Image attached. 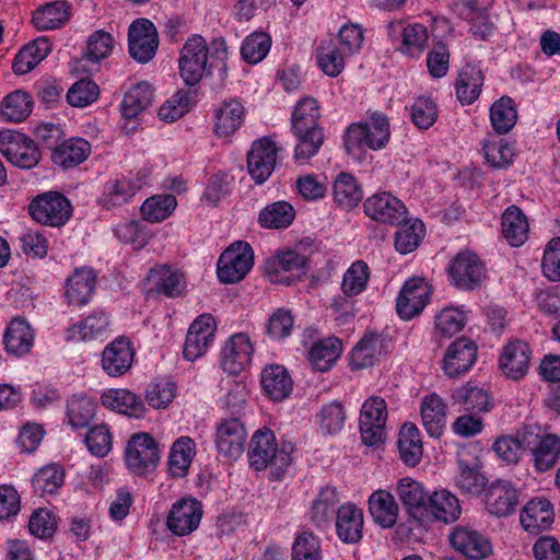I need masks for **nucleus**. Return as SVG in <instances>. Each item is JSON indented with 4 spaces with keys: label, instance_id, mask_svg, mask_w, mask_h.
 I'll use <instances>...</instances> for the list:
<instances>
[{
    "label": "nucleus",
    "instance_id": "obj_1",
    "mask_svg": "<svg viewBox=\"0 0 560 560\" xmlns=\"http://www.w3.org/2000/svg\"><path fill=\"white\" fill-rule=\"evenodd\" d=\"M229 48L223 37H215L207 43L201 35L194 34L187 38L178 59L179 74L190 86L200 82L203 75H213L223 80L228 75L226 61Z\"/></svg>",
    "mask_w": 560,
    "mask_h": 560
},
{
    "label": "nucleus",
    "instance_id": "obj_2",
    "mask_svg": "<svg viewBox=\"0 0 560 560\" xmlns=\"http://www.w3.org/2000/svg\"><path fill=\"white\" fill-rule=\"evenodd\" d=\"M318 102L311 97H302L295 105L291 121L292 130L298 138L294 150L296 162L304 164L316 155L324 143V133L318 126Z\"/></svg>",
    "mask_w": 560,
    "mask_h": 560
},
{
    "label": "nucleus",
    "instance_id": "obj_3",
    "mask_svg": "<svg viewBox=\"0 0 560 560\" xmlns=\"http://www.w3.org/2000/svg\"><path fill=\"white\" fill-rule=\"evenodd\" d=\"M293 450L294 445L291 442L284 441L278 444L275 433L268 428H262L257 430L250 439L247 452L248 463L256 471L270 467L271 474L279 479L292 462Z\"/></svg>",
    "mask_w": 560,
    "mask_h": 560
},
{
    "label": "nucleus",
    "instance_id": "obj_4",
    "mask_svg": "<svg viewBox=\"0 0 560 560\" xmlns=\"http://www.w3.org/2000/svg\"><path fill=\"white\" fill-rule=\"evenodd\" d=\"M390 138L388 117L381 112H373L360 122L349 125L345 132V148L353 153L359 149L373 151L384 149Z\"/></svg>",
    "mask_w": 560,
    "mask_h": 560
},
{
    "label": "nucleus",
    "instance_id": "obj_5",
    "mask_svg": "<svg viewBox=\"0 0 560 560\" xmlns=\"http://www.w3.org/2000/svg\"><path fill=\"white\" fill-rule=\"evenodd\" d=\"M128 469L139 476L153 471L160 462L159 444L149 433H136L129 439L125 450Z\"/></svg>",
    "mask_w": 560,
    "mask_h": 560
},
{
    "label": "nucleus",
    "instance_id": "obj_6",
    "mask_svg": "<svg viewBox=\"0 0 560 560\" xmlns=\"http://www.w3.org/2000/svg\"><path fill=\"white\" fill-rule=\"evenodd\" d=\"M387 417V405L382 397L372 396L363 402L359 417V429L365 445L378 446L384 443Z\"/></svg>",
    "mask_w": 560,
    "mask_h": 560
},
{
    "label": "nucleus",
    "instance_id": "obj_7",
    "mask_svg": "<svg viewBox=\"0 0 560 560\" xmlns=\"http://www.w3.org/2000/svg\"><path fill=\"white\" fill-rule=\"evenodd\" d=\"M254 265V252L246 242L232 243L220 256L217 275L223 283L241 281Z\"/></svg>",
    "mask_w": 560,
    "mask_h": 560
},
{
    "label": "nucleus",
    "instance_id": "obj_8",
    "mask_svg": "<svg viewBox=\"0 0 560 560\" xmlns=\"http://www.w3.org/2000/svg\"><path fill=\"white\" fill-rule=\"evenodd\" d=\"M150 184V172L141 168L132 176L110 178L104 184L100 205L106 209L121 207L131 201L142 187Z\"/></svg>",
    "mask_w": 560,
    "mask_h": 560
},
{
    "label": "nucleus",
    "instance_id": "obj_9",
    "mask_svg": "<svg viewBox=\"0 0 560 560\" xmlns=\"http://www.w3.org/2000/svg\"><path fill=\"white\" fill-rule=\"evenodd\" d=\"M493 0H453L454 13L469 24V34L477 40H488L494 32L489 18Z\"/></svg>",
    "mask_w": 560,
    "mask_h": 560
},
{
    "label": "nucleus",
    "instance_id": "obj_10",
    "mask_svg": "<svg viewBox=\"0 0 560 560\" xmlns=\"http://www.w3.org/2000/svg\"><path fill=\"white\" fill-rule=\"evenodd\" d=\"M0 152L14 166L30 170L40 160V152L36 143L24 133L3 130L0 131Z\"/></svg>",
    "mask_w": 560,
    "mask_h": 560
},
{
    "label": "nucleus",
    "instance_id": "obj_11",
    "mask_svg": "<svg viewBox=\"0 0 560 560\" xmlns=\"http://www.w3.org/2000/svg\"><path fill=\"white\" fill-rule=\"evenodd\" d=\"M28 210L36 222L49 226L66 224L72 214L70 201L56 191H48L34 198Z\"/></svg>",
    "mask_w": 560,
    "mask_h": 560
},
{
    "label": "nucleus",
    "instance_id": "obj_12",
    "mask_svg": "<svg viewBox=\"0 0 560 560\" xmlns=\"http://www.w3.org/2000/svg\"><path fill=\"white\" fill-rule=\"evenodd\" d=\"M448 278L460 290L470 291L486 278V269L479 257L470 250L459 252L448 264Z\"/></svg>",
    "mask_w": 560,
    "mask_h": 560
},
{
    "label": "nucleus",
    "instance_id": "obj_13",
    "mask_svg": "<svg viewBox=\"0 0 560 560\" xmlns=\"http://www.w3.org/2000/svg\"><path fill=\"white\" fill-rule=\"evenodd\" d=\"M159 36L155 25L148 19L135 20L128 28V51L139 63H148L156 54Z\"/></svg>",
    "mask_w": 560,
    "mask_h": 560
},
{
    "label": "nucleus",
    "instance_id": "obj_14",
    "mask_svg": "<svg viewBox=\"0 0 560 560\" xmlns=\"http://www.w3.org/2000/svg\"><path fill=\"white\" fill-rule=\"evenodd\" d=\"M278 148L269 137H262L252 143L247 153V170L256 184H264L273 173L277 164Z\"/></svg>",
    "mask_w": 560,
    "mask_h": 560
},
{
    "label": "nucleus",
    "instance_id": "obj_15",
    "mask_svg": "<svg viewBox=\"0 0 560 560\" xmlns=\"http://www.w3.org/2000/svg\"><path fill=\"white\" fill-rule=\"evenodd\" d=\"M247 432L238 418L222 419L215 428L214 443L218 453L236 460L244 452Z\"/></svg>",
    "mask_w": 560,
    "mask_h": 560
},
{
    "label": "nucleus",
    "instance_id": "obj_16",
    "mask_svg": "<svg viewBox=\"0 0 560 560\" xmlns=\"http://www.w3.org/2000/svg\"><path fill=\"white\" fill-rule=\"evenodd\" d=\"M365 214L384 224L399 225L406 219L405 203L390 192L380 191L364 201Z\"/></svg>",
    "mask_w": 560,
    "mask_h": 560
},
{
    "label": "nucleus",
    "instance_id": "obj_17",
    "mask_svg": "<svg viewBox=\"0 0 560 560\" xmlns=\"http://www.w3.org/2000/svg\"><path fill=\"white\" fill-rule=\"evenodd\" d=\"M215 320L210 314H202L189 326L183 348V355L188 361H196L206 354L214 339Z\"/></svg>",
    "mask_w": 560,
    "mask_h": 560
},
{
    "label": "nucleus",
    "instance_id": "obj_18",
    "mask_svg": "<svg viewBox=\"0 0 560 560\" xmlns=\"http://www.w3.org/2000/svg\"><path fill=\"white\" fill-rule=\"evenodd\" d=\"M429 296L430 287L423 279L412 278L407 280L396 301L399 317L409 320L419 315L425 307Z\"/></svg>",
    "mask_w": 560,
    "mask_h": 560
},
{
    "label": "nucleus",
    "instance_id": "obj_19",
    "mask_svg": "<svg viewBox=\"0 0 560 560\" xmlns=\"http://www.w3.org/2000/svg\"><path fill=\"white\" fill-rule=\"evenodd\" d=\"M202 506L196 499H180L173 503L166 520L167 528L177 536L192 533L199 526Z\"/></svg>",
    "mask_w": 560,
    "mask_h": 560
},
{
    "label": "nucleus",
    "instance_id": "obj_20",
    "mask_svg": "<svg viewBox=\"0 0 560 560\" xmlns=\"http://www.w3.org/2000/svg\"><path fill=\"white\" fill-rule=\"evenodd\" d=\"M253 352L249 337L243 332L234 334L222 349V369L232 375L240 374L250 364Z\"/></svg>",
    "mask_w": 560,
    "mask_h": 560
},
{
    "label": "nucleus",
    "instance_id": "obj_21",
    "mask_svg": "<svg viewBox=\"0 0 560 560\" xmlns=\"http://www.w3.org/2000/svg\"><path fill=\"white\" fill-rule=\"evenodd\" d=\"M135 349L125 337H117L102 352V369L113 377L121 376L132 366Z\"/></svg>",
    "mask_w": 560,
    "mask_h": 560
},
{
    "label": "nucleus",
    "instance_id": "obj_22",
    "mask_svg": "<svg viewBox=\"0 0 560 560\" xmlns=\"http://www.w3.org/2000/svg\"><path fill=\"white\" fill-rule=\"evenodd\" d=\"M450 541L456 551L470 559H483L492 551L490 540L468 526H456L450 535Z\"/></svg>",
    "mask_w": 560,
    "mask_h": 560
},
{
    "label": "nucleus",
    "instance_id": "obj_23",
    "mask_svg": "<svg viewBox=\"0 0 560 560\" xmlns=\"http://www.w3.org/2000/svg\"><path fill=\"white\" fill-rule=\"evenodd\" d=\"M363 511L354 503L341 504L336 511V535L345 544H358L363 537Z\"/></svg>",
    "mask_w": 560,
    "mask_h": 560
},
{
    "label": "nucleus",
    "instance_id": "obj_24",
    "mask_svg": "<svg viewBox=\"0 0 560 560\" xmlns=\"http://www.w3.org/2000/svg\"><path fill=\"white\" fill-rule=\"evenodd\" d=\"M477 358V346L468 338H459L452 342L443 359V370L450 377L466 373Z\"/></svg>",
    "mask_w": 560,
    "mask_h": 560
},
{
    "label": "nucleus",
    "instance_id": "obj_25",
    "mask_svg": "<svg viewBox=\"0 0 560 560\" xmlns=\"http://www.w3.org/2000/svg\"><path fill=\"white\" fill-rule=\"evenodd\" d=\"M530 347L522 340H512L501 352L499 365L503 374L512 380H520L528 371L530 362Z\"/></svg>",
    "mask_w": 560,
    "mask_h": 560
},
{
    "label": "nucleus",
    "instance_id": "obj_26",
    "mask_svg": "<svg viewBox=\"0 0 560 560\" xmlns=\"http://www.w3.org/2000/svg\"><path fill=\"white\" fill-rule=\"evenodd\" d=\"M527 446L533 466L538 472L548 471L560 458V436L555 433L537 434L527 442Z\"/></svg>",
    "mask_w": 560,
    "mask_h": 560
},
{
    "label": "nucleus",
    "instance_id": "obj_27",
    "mask_svg": "<svg viewBox=\"0 0 560 560\" xmlns=\"http://www.w3.org/2000/svg\"><path fill=\"white\" fill-rule=\"evenodd\" d=\"M97 276L90 267L75 268L66 280V298L69 304L82 306L90 302Z\"/></svg>",
    "mask_w": 560,
    "mask_h": 560
},
{
    "label": "nucleus",
    "instance_id": "obj_28",
    "mask_svg": "<svg viewBox=\"0 0 560 560\" xmlns=\"http://www.w3.org/2000/svg\"><path fill=\"white\" fill-rule=\"evenodd\" d=\"M447 405L436 393H431L422 398L420 416L422 425L431 438H440L446 427Z\"/></svg>",
    "mask_w": 560,
    "mask_h": 560
},
{
    "label": "nucleus",
    "instance_id": "obj_29",
    "mask_svg": "<svg viewBox=\"0 0 560 560\" xmlns=\"http://www.w3.org/2000/svg\"><path fill=\"white\" fill-rule=\"evenodd\" d=\"M552 504L545 498L529 500L521 511L520 520L525 530L538 533L548 529L553 522Z\"/></svg>",
    "mask_w": 560,
    "mask_h": 560
},
{
    "label": "nucleus",
    "instance_id": "obj_30",
    "mask_svg": "<svg viewBox=\"0 0 560 560\" xmlns=\"http://www.w3.org/2000/svg\"><path fill=\"white\" fill-rule=\"evenodd\" d=\"M517 502V490L508 481L493 482L486 492L487 510L499 517L508 516L514 512Z\"/></svg>",
    "mask_w": 560,
    "mask_h": 560
},
{
    "label": "nucleus",
    "instance_id": "obj_31",
    "mask_svg": "<svg viewBox=\"0 0 560 560\" xmlns=\"http://www.w3.org/2000/svg\"><path fill=\"white\" fill-rule=\"evenodd\" d=\"M102 405L110 410L132 418H143L145 406L141 398L125 388H112L101 396Z\"/></svg>",
    "mask_w": 560,
    "mask_h": 560
},
{
    "label": "nucleus",
    "instance_id": "obj_32",
    "mask_svg": "<svg viewBox=\"0 0 560 560\" xmlns=\"http://www.w3.org/2000/svg\"><path fill=\"white\" fill-rule=\"evenodd\" d=\"M91 153V144L83 138H70L58 144L51 152L54 164L63 170L83 163Z\"/></svg>",
    "mask_w": 560,
    "mask_h": 560
},
{
    "label": "nucleus",
    "instance_id": "obj_33",
    "mask_svg": "<svg viewBox=\"0 0 560 560\" xmlns=\"http://www.w3.org/2000/svg\"><path fill=\"white\" fill-rule=\"evenodd\" d=\"M369 511L377 525L392 528L397 523L399 506L390 492L378 489L369 498Z\"/></svg>",
    "mask_w": 560,
    "mask_h": 560
},
{
    "label": "nucleus",
    "instance_id": "obj_34",
    "mask_svg": "<svg viewBox=\"0 0 560 560\" xmlns=\"http://www.w3.org/2000/svg\"><path fill=\"white\" fill-rule=\"evenodd\" d=\"M261 385L271 400L282 401L291 394L293 381L284 366L271 364L261 372Z\"/></svg>",
    "mask_w": 560,
    "mask_h": 560
},
{
    "label": "nucleus",
    "instance_id": "obj_35",
    "mask_svg": "<svg viewBox=\"0 0 560 560\" xmlns=\"http://www.w3.org/2000/svg\"><path fill=\"white\" fill-rule=\"evenodd\" d=\"M3 343L8 354L23 357L33 348L34 332L27 322L14 318L4 332Z\"/></svg>",
    "mask_w": 560,
    "mask_h": 560
},
{
    "label": "nucleus",
    "instance_id": "obj_36",
    "mask_svg": "<svg viewBox=\"0 0 560 560\" xmlns=\"http://www.w3.org/2000/svg\"><path fill=\"white\" fill-rule=\"evenodd\" d=\"M109 326V316L104 311H95L67 329V340L86 341L102 337Z\"/></svg>",
    "mask_w": 560,
    "mask_h": 560
},
{
    "label": "nucleus",
    "instance_id": "obj_37",
    "mask_svg": "<svg viewBox=\"0 0 560 560\" xmlns=\"http://www.w3.org/2000/svg\"><path fill=\"white\" fill-rule=\"evenodd\" d=\"M304 266L305 257L303 255L292 249H282L266 259L265 270L271 281L282 282V280L279 279L282 272L302 273ZM283 282L290 283L289 278H285Z\"/></svg>",
    "mask_w": 560,
    "mask_h": 560
},
{
    "label": "nucleus",
    "instance_id": "obj_38",
    "mask_svg": "<svg viewBox=\"0 0 560 560\" xmlns=\"http://www.w3.org/2000/svg\"><path fill=\"white\" fill-rule=\"evenodd\" d=\"M245 118V108L236 98L221 103L215 110L214 131L219 137H229L241 128Z\"/></svg>",
    "mask_w": 560,
    "mask_h": 560
},
{
    "label": "nucleus",
    "instance_id": "obj_39",
    "mask_svg": "<svg viewBox=\"0 0 560 560\" xmlns=\"http://www.w3.org/2000/svg\"><path fill=\"white\" fill-rule=\"evenodd\" d=\"M153 100V86L147 81L138 82L126 91L120 105L121 115L127 119L136 118L152 105Z\"/></svg>",
    "mask_w": 560,
    "mask_h": 560
},
{
    "label": "nucleus",
    "instance_id": "obj_40",
    "mask_svg": "<svg viewBox=\"0 0 560 560\" xmlns=\"http://www.w3.org/2000/svg\"><path fill=\"white\" fill-rule=\"evenodd\" d=\"M485 77L479 67L466 65L455 82L457 100L462 105L472 104L480 95Z\"/></svg>",
    "mask_w": 560,
    "mask_h": 560
},
{
    "label": "nucleus",
    "instance_id": "obj_41",
    "mask_svg": "<svg viewBox=\"0 0 560 560\" xmlns=\"http://www.w3.org/2000/svg\"><path fill=\"white\" fill-rule=\"evenodd\" d=\"M501 230L506 242L513 247H518L528 237V220L518 207L511 206L502 214Z\"/></svg>",
    "mask_w": 560,
    "mask_h": 560
},
{
    "label": "nucleus",
    "instance_id": "obj_42",
    "mask_svg": "<svg viewBox=\"0 0 560 560\" xmlns=\"http://www.w3.org/2000/svg\"><path fill=\"white\" fill-rule=\"evenodd\" d=\"M385 339L377 334H365L351 351V364L355 369L373 365L385 353Z\"/></svg>",
    "mask_w": 560,
    "mask_h": 560
},
{
    "label": "nucleus",
    "instance_id": "obj_43",
    "mask_svg": "<svg viewBox=\"0 0 560 560\" xmlns=\"http://www.w3.org/2000/svg\"><path fill=\"white\" fill-rule=\"evenodd\" d=\"M50 52V44L44 37H38L26 44L16 54L12 70L15 74L22 75L32 71Z\"/></svg>",
    "mask_w": 560,
    "mask_h": 560
},
{
    "label": "nucleus",
    "instance_id": "obj_44",
    "mask_svg": "<svg viewBox=\"0 0 560 560\" xmlns=\"http://www.w3.org/2000/svg\"><path fill=\"white\" fill-rule=\"evenodd\" d=\"M425 512L436 521L453 523L460 516L462 508L457 497L446 489H441L429 497Z\"/></svg>",
    "mask_w": 560,
    "mask_h": 560
},
{
    "label": "nucleus",
    "instance_id": "obj_45",
    "mask_svg": "<svg viewBox=\"0 0 560 560\" xmlns=\"http://www.w3.org/2000/svg\"><path fill=\"white\" fill-rule=\"evenodd\" d=\"M332 197L338 207L345 210H350L360 203L363 192L361 186L352 174L341 172L334 180Z\"/></svg>",
    "mask_w": 560,
    "mask_h": 560
},
{
    "label": "nucleus",
    "instance_id": "obj_46",
    "mask_svg": "<svg viewBox=\"0 0 560 560\" xmlns=\"http://www.w3.org/2000/svg\"><path fill=\"white\" fill-rule=\"evenodd\" d=\"M397 446L400 458L407 466L415 467L420 463L423 445L416 424L408 422L400 428Z\"/></svg>",
    "mask_w": 560,
    "mask_h": 560
},
{
    "label": "nucleus",
    "instance_id": "obj_47",
    "mask_svg": "<svg viewBox=\"0 0 560 560\" xmlns=\"http://www.w3.org/2000/svg\"><path fill=\"white\" fill-rule=\"evenodd\" d=\"M396 493L409 514L422 515L427 511L430 495L420 482L411 478H402L396 485Z\"/></svg>",
    "mask_w": 560,
    "mask_h": 560
},
{
    "label": "nucleus",
    "instance_id": "obj_48",
    "mask_svg": "<svg viewBox=\"0 0 560 560\" xmlns=\"http://www.w3.org/2000/svg\"><path fill=\"white\" fill-rule=\"evenodd\" d=\"M149 277L155 283L158 292L167 298L180 296L186 291V279L179 270L160 266L151 269Z\"/></svg>",
    "mask_w": 560,
    "mask_h": 560
},
{
    "label": "nucleus",
    "instance_id": "obj_49",
    "mask_svg": "<svg viewBox=\"0 0 560 560\" xmlns=\"http://www.w3.org/2000/svg\"><path fill=\"white\" fill-rule=\"evenodd\" d=\"M339 503V497L336 488L324 487L317 494L310 509L308 516L314 525L318 528L326 527L336 514V506Z\"/></svg>",
    "mask_w": 560,
    "mask_h": 560
},
{
    "label": "nucleus",
    "instance_id": "obj_50",
    "mask_svg": "<svg viewBox=\"0 0 560 560\" xmlns=\"http://www.w3.org/2000/svg\"><path fill=\"white\" fill-rule=\"evenodd\" d=\"M69 19V7L65 1H54L38 8L32 22L38 31L56 30Z\"/></svg>",
    "mask_w": 560,
    "mask_h": 560
},
{
    "label": "nucleus",
    "instance_id": "obj_51",
    "mask_svg": "<svg viewBox=\"0 0 560 560\" xmlns=\"http://www.w3.org/2000/svg\"><path fill=\"white\" fill-rule=\"evenodd\" d=\"M97 404L85 395H73L67 400V419L73 429L86 428L96 415Z\"/></svg>",
    "mask_w": 560,
    "mask_h": 560
},
{
    "label": "nucleus",
    "instance_id": "obj_52",
    "mask_svg": "<svg viewBox=\"0 0 560 560\" xmlns=\"http://www.w3.org/2000/svg\"><path fill=\"white\" fill-rule=\"evenodd\" d=\"M65 483V469L59 464L39 468L32 478L34 492L39 497L55 494Z\"/></svg>",
    "mask_w": 560,
    "mask_h": 560
},
{
    "label": "nucleus",
    "instance_id": "obj_53",
    "mask_svg": "<svg viewBox=\"0 0 560 560\" xmlns=\"http://www.w3.org/2000/svg\"><path fill=\"white\" fill-rule=\"evenodd\" d=\"M195 442L189 436L178 438L172 445L168 457V469L173 477H184L196 454Z\"/></svg>",
    "mask_w": 560,
    "mask_h": 560
},
{
    "label": "nucleus",
    "instance_id": "obj_54",
    "mask_svg": "<svg viewBox=\"0 0 560 560\" xmlns=\"http://www.w3.org/2000/svg\"><path fill=\"white\" fill-rule=\"evenodd\" d=\"M457 464V487L463 492L471 495L481 493L486 487V478L480 474L476 459L466 460L463 455L459 454Z\"/></svg>",
    "mask_w": 560,
    "mask_h": 560
},
{
    "label": "nucleus",
    "instance_id": "obj_55",
    "mask_svg": "<svg viewBox=\"0 0 560 560\" xmlns=\"http://www.w3.org/2000/svg\"><path fill=\"white\" fill-rule=\"evenodd\" d=\"M177 207L175 196L171 194H159L147 198L140 212L142 219L150 223H160L172 215Z\"/></svg>",
    "mask_w": 560,
    "mask_h": 560
},
{
    "label": "nucleus",
    "instance_id": "obj_56",
    "mask_svg": "<svg viewBox=\"0 0 560 560\" xmlns=\"http://www.w3.org/2000/svg\"><path fill=\"white\" fill-rule=\"evenodd\" d=\"M453 398L467 411L487 412L491 409V398L488 390L471 383L455 389Z\"/></svg>",
    "mask_w": 560,
    "mask_h": 560
},
{
    "label": "nucleus",
    "instance_id": "obj_57",
    "mask_svg": "<svg viewBox=\"0 0 560 560\" xmlns=\"http://www.w3.org/2000/svg\"><path fill=\"white\" fill-rule=\"evenodd\" d=\"M295 218L293 206L287 201H276L266 206L258 215L259 224L265 229H287Z\"/></svg>",
    "mask_w": 560,
    "mask_h": 560
},
{
    "label": "nucleus",
    "instance_id": "obj_58",
    "mask_svg": "<svg viewBox=\"0 0 560 560\" xmlns=\"http://www.w3.org/2000/svg\"><path fill=\"white\" fill-rule=\"evenodd\" d=\"M341 350L338 338L329 337L318 340L310 350V361L316 370L325 372L336 362Z\"/></svg>",
    "mask_w": 560,
    "mask_h": 560
},
{
    "label": "nucleus",
    "instance_id": "obj_59",
    "mask_svg": "<svg viewBox=\"0 0 560 560\" xmlns=\"http://www.w3.org/2000/svg\"><path fill=\"white\" fill-rule=\"evenodd\" d=\"M516 120L517 112L511 97L503 96L491 105L490 121L497 133H508L514 127Z\"/></svg>",
    "mask_w": 560,
    "mask_h": 560
},
{
    "label": "nucleus",
    "instance_id": "obj_60",
    "mask_svg": "<svg viewBox=\"0 0 560 560\" xmlns=\"http://www.w3.org/2000/svg\"><path fill=\"white\" fill-rule=\"evenodd\" d=\"M467 323V312L464 306H446L435 315V331L451 338L460 332Z\"/></svg>",
    "mask_w": 560,
    "mask_h": 560
},
{
    "label": "nucleus",
    "instance_id": "obj_61",
    "mask_svg": "<svg viewBox=\"0 0 560 560\" xmlns=\"http://www.w3.org/2000/svg\"><path fill=\"white\" fill-rule=\"evenodd\" d=\"M315 418L323 434L334 435L345 425L346 410L340 401L334 400L323 405Z\"/></svg>",
    "mask_w": 560,
    "mask_h": 560
},
{
    "label": "nucleus",
    "instance_id": "obj_62",
    "mask_svg": "<svg viewBox=\"0 0 560 560\" xmlns=\"http://www.w3.org/2000/svg\"><path fill=\"white\" fill-rule=\"evenodd\" d=\"M176 384L170 378H155L148 384L144 393L147 404L153 409H166L174 400Z\"/></svg>",
    "mask_w": 560,
    "mask_h": 560
},
{
    "label": "nucleus",
    "instance_id": "obj_63",
    "mask_svg": "<svg viewBox=\"0 0 560 560\" xmlns=\"http://www.w3.org/2000/svg\"><path fill=\"white\" fill-rule=\"evenodd\" d=\"M31 96L22 91H14L7 95L1 104L2 117L12 122L23 121L32 112Z\"/></svg>",
    "mask_w": 560,
    "mask_h": 560
},
{
    "label": "nucleus",
    "instance_id": "obj_64",
    "mask_svg": "<svg viewBox=\"0 0 560 560\" xmlns=\"http://www.w3.org/2000/svg\"><path fill=\"white\" fill-rule=\"evenodd\" d=\"M424 224L420 220H413L409 224L398 226L395 233V248L400 254H409L413 252L424 237Z\"/></svg>",
    "mask_w": 560,
    "mask_h": 560
}]
</instances>
